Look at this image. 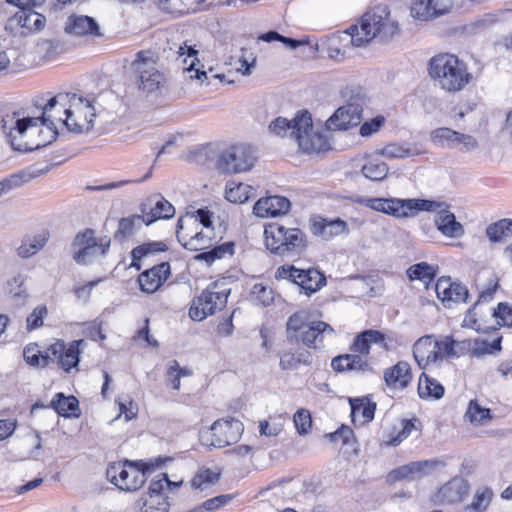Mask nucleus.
Listing matches in <instances>:
<instances>
[{"instance_id": "1a4fd4ad", "label": "nucleus", "mask_w": 512, "mask_h": 512, "mask_svg": "<svg viewBox=\"0 0 512 512\" xmlns=\"http://www.w3.org/2000/svg\"><path fill=\"white\" fill-rule=\"evenodd\" d=\"M243 431V423L236 418L218 419L209 428L200 430L199 440L206 447L223 448L236 443Z\"/></svg>"}, {"instance_id": "4468645a", "label": "nucleus", "mask_w": 512, "mask_h": 512, "mask_svg": "<svg viewBox=\"0 0 512 512\" xmlns=\"http://www.w3.org/2000/svg\"><path fill=\"white\" fill-rule=\"evenodd\" d=\"M277 279L289 280L300 287L307 296L319 291L326 283V276L315 268L299 269L294 265H282L275 274Z\"/></svg>"}, {"instance_id": "c85d7f7f", "label": "nucleus", "mask_w": 512, "mask_h": 512, "mask_svg": "<svg viewBox=\"0 0 512 512\" xmlns=\"http://www.w3.org/2000/svg\"><path fill=\"white\" fill-rule=\"evenodd\" d=\"M145 218L141 215H131L129 217L121 218L118 222V228L114 233V240L123 244L130 237H132L138 229L146 224Z\"/></svg>"}, {"instance_id": "13d9d810", "label": "nucleus", "mask_w": 512, "mask_h": 512, "mask_svg": "<svg viewBox=\"0 0 512 512\" xmlns=\"http://www.w3.org/2000/svg\"><path fill=\"white\" fill-rule=\"evenodd\" d=\"M371 347L368 344L364 332L357 334L350 345V351L368 358Z\"/></svg>"}, {"instance_id": "680f3d73", "label": "nucleus", "mask_w": 512, "mask_h": 512, "mask_svg": "<svg viewBox=\"0 0 512 512\" xmlns=\"http://www.w3.org/2000/svg\"><path fill=\"white\" fill-rule=\"evenodd\" d=\"M47 314L46 306H38L33 312L27 317V329L33 330L43 325V317Z\"/></svg>"}, {"instance_id": "9b49d317", "label": "nucleus", "mask_w": 512, "mask_h": 512, "mask_svg": "<svg viewBox=\"0 0 512 512\" xmlns=\"http://www.w3.org/2000/svg\"><path fill=\"white\" fill-rule=\"evenodd\" d=\"M17 7L19 10L8 19L5 30L14 34L27 36L29 34L41 31L46 24L44 15L36 12L33 8L38 7L41 2H26L25 5L20 6L22 2H9Z\"/></svg>"}, {"instance_id": "4c0bfd02", "label": "nucleus", "mask_w": 512, "mask_h": 512, "mask_svg": "<svg viewBox=\"0 0 512 512\" xmlns=\"http://www.w3.org/2000/svg\"><path fill=\"white\" fill-rule=\"evenodd\" d=\"M486 235L491 242H499L505 237L512 236V219L504 218L488 225Z\"/></svg>"}, {"instance_id": "7c9ffc66", "label": "nucleus", "mask_w": 512, "mask_h": 512, "mask_svg": "<svg viewBox=\"0 0 512 512\" xmlns=\"http://www.w3.org/2000/svg\"><path fill=\"white\" fill-rule=\"evenodd\" d=\"M445 389L436 379L422 373L418 382V395L421 399L439 400L443 397Z\"/></svg>"}, {"instance_id": "37998d69", "label": "nucleus", "mask_w": 512, "mask_h": 512, "mask_svg": "<svg viewBox=\"0 0 512 512\" xmlns=\"http://www.w3.org/2000/svg\"><path fill=\"white\" fill-rule=\"evenodd\" d=\"M409 199L390 198L386 199L383 213L398 218L411 217Z\"/></svg>"}, {"instance_id": "c9c22d12", "label": "nucleus", "mask_w": 512, "mask_h": 512, "mask_svg": "<svg viewBox=\"0 0 512 512\" xmlns=\"http://www.w3.org/2000/svg\"><path fill=\"white\" fill-rule=\"evenodd\" d=\"M168 250V246L162 241H154L143 243L139 245L131 251L132 263L131 266L136 268L137 270L141 269L140 261L143 257L148 254L156 253V252H165Z\"/></svg>"}, {"instance_id": "423d86ee", "label": "nucleus", "mask_w": 512, "mask_h": 512, "mask_svg": "<svg viewBox=\"0 0 512 512\" xmlns=\"http://www.w3.org/2000/svg\"><path fill=\"white\" fill-rule=\"evenodd\" d=\"M333 333L334 329L326 322L311 320L307 310L293 313L286 322V338L290 343H302L310 349H318L324 334Z\"/></svg>"}, {"instance_id": "a878e982", "label": "nucleus", "mask_w": 512, "mask_h": 512, "mask_svg": "<svg viewBox=\"0 0 512 512\" xmlns=\"http://www.w3.org/2000/svg\"><path fill=\"white\" fill-rule=\"evenodd\" d=\"M448 204L445 209L440 211L435 217L437 229L447 237H460L464 234V228L460 222L456 220L455 215L449 211Z\"/></svg>"}, {"instance_id": "412c9836", "label": "nucleus", "mask_w": 512, "mask_h": 512, "mask_svg": "<svg viewBox=\"0 0 512 512\" xmlns=\"http://www.w3.org/2000/svg\"><path fill=\"white\" fill-rule=\"evenodd\" d=\"M468 491V481L461 477H455L439 488L436 501L440 504L458 503L463 500Z\"/></svg>"}, {"instance_id": "2eb2a0df", "label": "nucleus", "mask_w": 512, "mask_h": 512, "mask_svg": "<svg viewBox=\"0 0 512 512\" xmlns=\"http://www.w3.org/2000/svg\"><path fill=\"white\" fill-rule=\"evenodd\" d=\"M230 289H220L217 283L210 284L200 296L195 298L189 309V316L194 321H202L216 310H221L227 303Z\"/></svg>"}, {"instance_id": "5fc2aeb1", "label": "nucleus", "mask_w": 512, "mask_h": 512, "mask_svg": "<svg viewBox=\"0 0 512 512\" xmlns=\"http://www.w3.org/2000/svg\"><path fill=\"white\" fill-rule=\"evenodd\" d=\"M220 478L219 473H215L210 469H205L196 474L191 480V486L194 489L200 488L203 484H214Z\"/></svg>"}, {"instance_id": "6e6d98bb", "label": "nucleus", "mask_w": 512, "mask_h": 512, "mask_svg": "<svg viewBox=\"0 0 512 512\" xmlns=\"http://www.w3.org/2000/svg\"><path fill=\"white\" fill-rule=\"evenodd\" d=\"M435 347L438 361L444 357H454L455 340L452 337L446 336L442 340L435 341Z\"/></svg>"}, {"instance_id": "dca6fc26", "label": "nucleus", "mask_w": 512, "mask_h": 512, "mask_svg": "<svg viewBox=\"0 0 512 512\" xmlns=\"http://www.w3.org/2000/svg\"><path fill=\"white\" fill-rule=\"evenodd\" d=\"M435 292L446 307H450V302H466L469 296L466 286L460 282H452L450 277L439 278L435 285Z\"/></svg>"}, {"instance_id": "69168bd1", "label": "nucleus", "mask_w": 512, "mask_h": 512, "mask_svg": "<svg viewBox=\"0 0 512 512\" xmlns=\"http://www.w3.org/2000/svg\"><path fill=\"white\" fill-rule=\"evenodd\" d=\"M332 442L338 440L342 441V444H348L350 439L353 437V430L345 425H342L338 430L327 435Z\"/></svg>"}, {"instance_id": "f03ea898", "label": "nucleus", "mask_w": 512, "mask_h": 512, "mask_svg": "<svg viewBox=\"0 0 512 512\" xmlns=\"http://www.w3.org/2000/svg\"><path fill=\"white\" fill-rule=\"evenodd\" d=\"M345 33L353 46L363 47L375 38L384 43L393 40L399 35L400 27L388 6L380 3L362 15L359 25H351Z\"/></svg>"}, {"instance_id": "49530a36", "label": "nucleus", "mask_w": 512, "mask_h": 512, "mask_svg": "<svg viewBox=\"0 0 512 512\" xmlns=\"http://www.w3.org/2000/svg\"><path fill=\"white\" fill-rule=\"evenodd\" d=\"M492 491L489 488L478 489L471 504L466 505L463 512H483L489 505Z\"/></svg>"}, {"instance_id": "052dcab7", "label": "nucleus", "mask_w": 512, "mask_h": 512, "mask_svg": "<svg viewBox=\"0 0 512 512\" xmlns=\"http://www.w3.org/2000/svg\"><path fill=\"white\" fill-rule=\"evenodd\" d=\"M381 155L386 158L396 159L408 157L411 155V152L409 149L404 148L401 145L388 144L384 148H382Z\"/></svg>"}, {"instance_id": "0eeeda50", "label": "nucleus", "mask_w": 512, "mask_h": 512, "mask_svg": "<svg viewBox=\"0 0 512 512\" xmlns=\"http://www.w3.org/2000/svg\"><path fill=\"white\" fill-rule=\"evenodd\" d=\"M159 55L152 50H140L129 66L130 78L139 92L148 95L165 83L164 74L158 69Z\"/></svg>"}, {"instance_id": "f257e3e1", "label": "nucleus", "mask_w": 512, "mask_h": 512, "mask_svg": "<svg viewBox=\"0 0 512 512\" xmlns=\"http://www.w3.org/2000/svg\"><path fill=\"white\" fill-rule=\"evenodd\" d=\"M68 96L58 94L43 106L40 117H20L19 112L6 114L1 120V129L11 147L20 152L43 148L57 139L58 130L52 116L48 115Z\"/></svg>"}, {"instance_id": "4be33fe9", "label": "nucleus", "mask_w": 512, "mask_h": 512, "mask_svg": "<svg viewBox=\"0 0 512 512\" xmlns=\"http://www.w3.org/2000/svg\"><path fill=\"white\" fill-rule=\"evenodd\" d=\"M331 367L336 372L355 371L365 373L372 370L368 358L353 352L334 357L331 361Z\"/></svg>"}, {"instance_id": "f704fd0d", "label": "nucleus", "mask_w": 512, "mask_h": 512, "mask_svg": "<svg viewBox=\"0 0 512 512\" xmlns=\"http://www.w3.org/2000/svg\"><path fill=\"white\" fill-rule=\"evenodd\" d=\"M460 132H457L448 127H440L434 129L430 133L431 141L438 147L442 148H457V141Z\"/></svg>"}, {"instance_id": "58836bf2", "label": "nucleus", "mask_w": 512, "mask_h": 512, "mask_svg": "<svg viewBox=\"0 0 512 512\" xmlns=\"http://www.w3.org/2000/svg\"><path fill=\"white\" fill-rule=\"evenodd\" d=\"M296 121L297 114L292 120H288L287 118L284 117H277L269 124L268 129L270 133L276 136L285 137L289 134L291 137L295 139L298 133V131H296V129L294 128Z\"/></svg>"}, {"instance_id": "7ed1b4c3", "label": "nucleus", "mask_w": 512, "mask_h": 512, "mask_svg": "<svg viewBox=\"0 0 512 512\" xmlns=\"http://www.w3.org/2000/svg\"><path fill=\"white\" fill-rule=\"evenodd\" d=\"M429 77L444 91L456 93L463 90L473 76L467 64L451 53H439L431 57L427 64Z\"/></svg>"}, {"instance_id": "8fccbe9b", "label": "nucleus", "mask_w": 512, "mask_h": 512, "mask_svg": "<svg viewBox=\"0 0 512 512\" xmlns=\"http://www.w3.org/2000/svg\"><path fill=\"white\" fill-rule=\"evenodd\" d=\"M465 416L472 423H484L485 420L490 419V410L481 407L476 400H471L466 411Z\"/></svg>"}, {"instance_id": "2f4dec72", "label": "nucleus", "mask_w": 512, "mask_h": 512, "mask_svg": "<svg viewBox=\"0 0 512 512\" xmlns=\"http://www.w3.org/2000/svg\"><path fill=\"white\" fill-rule=\"evenodd\" d=\"M352 421H356V417L361 415L362 424L369 423L374 419L376 403L370 401L368 397L350 399Z\"/></svg>"}, {"instance_id": "a211bd4d", "label": "nucleus", "mask_w": 512, "mask_h": 512, "mask_svg": "<svg viewBox=\"0 0 512 512\" xmlns=\"http://www.w3.org/2000/svg\"><path fill=\"white\" fill-rule=\"evenodd\" d=\"M64 32L68 35L81 37H100V27L93 17L87 15H70L64 25Z\"/></svg>"}, {"instance_id": "5701e85b", "label": "nucleus", "mask_w": 512, "mask_h": 512, "mask_svg": "<svg viewBox=\"0 0 512 512\" xmlns=\"http://www.w3.org/2000/svg\"><path fill=\"white\" fill-rule=\"evenodd\" d=\"M383 377L389 388L404 389L412 380L410 364L406 361H398L395 365L384 371Z\"/></svg>"}, {"instance_id": "774afa93", "label": "nucleus", "mask_w": 512, "mask_h": 512, "mask_svg": "<svg viewBox=\"0 0 512 512\" xmlns=\"http://www.w3.org/2000/svg\"><path fill=\"white\" fill-rule=\"evenodd\" d=\"M347 229V224L345 221L341 219H336L333 221H327V232L326 239H329L333 236L340 235L345 232Z\"/></svg>"}, {"instance_id": "20e7f679", "label": "nucleus", "mask_w": 512, "mask_h": 512, "mask_svg": "<svg viewBox=\"0 0 512 512\" xmlns=\"http://www.w3.org/2000/svg\"><path fill=\"white\" fill-rule=\"evenodd\" d=\"M84 340H74L66 344L62 340H57L51 344L42 354L36 343L28 344L23 350L25 362L34 367H46L51 363H56L65 372H70L76 368L80 361V345Z\"/></svg>"}, {"instance_id": "4d7b16f0", "label": "nucleus", "mask_w": 512, "mask_h": 512, "mask_svg": "<svg viewBox=\"0 0 512 512\" xmlns=\"http://www.w3.org/2000/svg\"><path fill=\"white\" fill-rule=\"evenodd\" d=\"M492 316L498 320V324L512 327V307L507 303H499L497 308L493 309Z\"/></svg>"}, {"instance_id": "a19ab883", "label": "nucleus", "mask_w": 512, "mask_h": 512, "mask_svg": "<svg viewBox=\"0 0 512 512\" xmlns=\"http://www.w3.org/2000/svg\"><path fill=\"white\" fill-rule=\"evenodd\" d=\"M361 171L367 179L381 181L386 178L389 168L385 162L372 159L363 165Z\"/></svg>"}, {"instance_id": "a18cd8bd", "label": "nucleus", "mask_w": 512, "mask_h": 512, "mask_svg": "<svg viewBox=\"0 0 512 512\" xmlns=\"http://www.w3.org/2000/svg\"><path fill=\"white\" fill-rule=\"evenodd\" d=\"M408 464L411 472V480L428 475L436 467L444 465L442 461L436 459L414 461Z\"/></svg>"}, {"instance_id": "cd10ccee", "label": "nucleus", "mask_w": 512, "mask_h": 512, "mask_svg": "<svg viewBox=\"0 0 512 512\" xmlns=\"http://www.w3.org/2000/svg\"><path fill=\"white\" fill-rule=\"evenodd\" d=\"M25 281L26 277L19 273L9 279L6 283L5 292L15 307L24 306L29 298Z\"/></svg>"}, {"instance_id": "864d4df0", "label": "nucleus", "mask_w": 512, "mask_h": 512, "mask_svg": "<svg viewBox=\"0 0 512 512\" xmlns=\"http://www.w3.org/2000/svg\"><path fill=\"white\" fill-rule=\"evenodd\" d=\"M170 480L166 473L161 474V478L157 480H153L150 483L148 488V497L150 498H158V499H167V497L163 494L164 486H170Z\"/></svg>"}, {"instance_id": "aec40b11", "label": "nucleus", "mask_w": 512, "mask_h": 512, "mask_svg": "<svg viewBox=\"0 0 512 512\" xmlns=\"http://www.w3.org/2000/svg\"><path fill=\"white\" fill-rule=\"evenodd\" d=\"M170 264L162 262L145 270L138 276V283L143 292H155L170 276Z\"/></svg>"}, {"instance_id": "79ce46f5", "label": "nucleus", "mask_w": 512, "mask_h": 512, "mask_svg": "<svg viewBox=\"0 0 512 512\" xmlns=\"http://www.w3.org/2000/svg\"><path fill=\"white\" fill-rule=\"evenodd\" d=\"M410 202V214L411 216L416 215L420 211L437 212L440 213L448 203L444 201L428 200V199H409Z\"/></svg>"}, {"instance_id": "39448f33", "label": "nucleus", "mask_w": 512, "mask_h": 512, "mask_svg": "<svg viewBox=\"0 0 512 512\" xmlns=\"http://www.w3.org/2000/svg\"><path fill=\"white\" fill-rule=\"evenodd\" d=\"M163 463L164 460L160 457L149 462L143 460L113 462L106 469V477L120 490L136 491L146 482V474L160 467Z\"/></svg>"}, {"instance_id": "f3484780", "label": "nucleus", "mask_w": 512, "mask_h": 512, "mask_svg": "<svg viewBox=\"0 0 512 512\" xmlns=\"http://www.w3.org/2000/svg\"><path fill=\"white\" fill-rule=\"evenodd\" d=\"M361 122V107L358 104H347L338 108L326 121L328 130H348Z\"/></svg>"}, {"instance_id": "c756f323", "label": "nucleus", "mask_w": 512, "mask_h": 512, "mask_svg": "<svg viewBox=\"0 0 512 512\" xmlns=\"http://www.w3.org/2000/svg\"><path fill=\"white\" fill-rule=\"evenodd\" d=\"M498 288V280L495 281L494 285L492 287L487 288L486 290L482 291L476 301V303L468 309L466 316L463 320V326L469 327L471 329L476 330L477 332L480 331H486L484 327L479 323L477 317H476V307L480 303L483 302H489L493 299L494 293Z\"/></svg>"}, {"instance_id": "e433bc0d", "label": "nucleus", "mask_w": 512, "mask_h": 512, "mask_svg": "<svg viewBox=\"0 0 512 512\" xmlns=\"http://www.w3.org/2000/svg\"><path fill=\"white\" fill-rule=\"evenodd\" d=\"M437 268L427 262H420L410 266L407 270L408 278L429 283L436 277Z\"/></svg>"}, {"instance_id": "393cba45", "label": "nucleus", "mask_w": 512, "mask_h": 512, "mask_svg": "<svg viewBox=\"0 0 512 512\" xmlns=\"http://www.w3.org/2000/svg\"><path fill=\"white\" fill-rule=\"evenodd\" d=\"M442 4L443 2H412L410 13L415 19L428 21L451 10V6Z\"/></svg>"}, {"instance_id": "603ef678", "label": "nucleus", "mask_w": 512, "mask_h": 512, "mask_svg": "<svg viewBox=\"0 0 512 512\" xmlns=\"http://www.w3.org/2000/svg\"><path fill=\"white\" fill-rule=\"evenodd\" d=\"M293 420L296 430L300 435H306L309 433L312 426V418L308 410L303 408L297 410L294 414Z\"/></svg>"}, {"instance_id": "e2e57ef3", "label": "nucleus", "mask_w": 512, "mask_h": 512, "mask_svg": "<svg viewBox=\"0 0 512 512\" xmlns=\"http://www.w3.org/2000/svg\"><path fill=\"white\" fill-rule=\"evenodd\" d=\"M384 123V117L377 116L370 121L364 122L360 127V135L368 137L377 132Z\"/></svg>"}, {"instance_id": "72a5a7b5", "label": "nucleus", "mask_w": 512, "mask_h": 512, "mask_svg": "<svg viewBox=\"0 0 512 512\" xmlns=\"http://www.w3.org/2000/svg\"><path fill=\"white\" fill-rule=\"evenodd\" d=\"M148 201L153 207L151 208V218L147 219L146 225H150L157 219H169L174 216L175 208L160 194L151 196Z\"/></svg>"}, {"instance_id": "bf43d9fd", "label": "nucleus", "mask_w": 512, "mask_h": 512, "mask_svg": "<svg viewBox=\"0 0 512 512\" xmlns=\"http://www.w3.org/2000/svg\"><path fill=\"white\" fill-rule=\"evenodd\" d=\"M142 512H168L169 502L167 499L150 498L145 499L141 508Z\"/></svg>"}, {"instance_id": "0e129e2a", "label": "nucleus", "mask_w": 512, "mask_h": 512, "mask_svg": "<svg viewBox=\"0 0 512 512\" xmlns=\"http://www.w3.org/2000/svg\"><path fill=\"white\" fill-rule=\"evenodd\" d=\"M252 294L263 305H268L272 300V290L261 283H257L252 287Z\"/></svg>"}, {"instance_id": "9d476101", "label": "nucleus", "mask_w": 512, "mask_h": 512, "mask_svg": "<svg viewBox=\"0 0 512 512\" xmlns=\"http://www.w3.org/2000/svg\"><path fill=\"white\" fill-rule=\"evenodd\" d=\"M110 245V237L97 238L93 229L86 228L78 232L72 242V247L75 249L73 260L79 265H89L97 258L105 256Z\"/></svg>"}, {"instance_id": "c03bdc74", "label": "nucleus", "mask_w": 512, "mask_h": 512, "mask_svg": "<svg viewBox=\"0 0 512 512\" xmlns=\"http://www.w3.org/2000/svg\"><path fill=\"white\" fill-rule=\"evenodd\" d=\"M36 176L37 174L34 172H30L28 170H21L0 181V185L3 188L4 193L6 194L11 190L20 187L22 184L30 181Z\"/></svg>"}, {"instance_id": "3c124183", "label": "nucleus", "mask_w": 512, "mask_h": 512, "mask_svg": "<svg viewBox=\"0 0 512 512\" xmlns=\"http://www.w3.org/2000/svg\"><path fill=\"white\" fill-rule=\"evenodd\" d=\"M177 239L181 243V245L188 250L191 251H199L206 248V244L210 242V238H208L203 232H197L195 235L191 236L188 241L183 242L179 231H177Z\"/></svg>"}, {"instance_id": "bb28decb", "label": "nucleus", "mask_w": 512, "mask_h": 512, "mask_svg": "<svg viewBox=\"0 0 512 512\" xmlns=\"http://www.w3.org/2000/svg\"><path fill=\"white\" fill-rule=\"evenodd\" d=\"M50 406L59 416L65 418H78L81 414L79 401L75 396H65L64 393H56L52 398Z\"/></svg>"}, {"instance_id": "f8f14e48", "label": "nucleus", "mask_w": 512, "mask_h": 512, "mask_svg": "<svg viewBox=\"0 0 512 512\" xmlns=\"http://www.w3.org/2000/svg\"><path fill=\"white\" fill-rule=\"evenodd\" d=\"M294 128L298 131L295 140L304 153H319L330 148L327 136L322 132L313 130L312 116L307 110L297 113V121Z\"/></svg>"}, {"instance_id": "de8ad7c7", "label": "nucleus", "mask_w": 512, "mask_h": 512, "mask_svg": "<svg viewBox=\"0 0 512 512\" xmlns=\"http://www.w3.org/2000/svg\"><path fill=\"white\" fill-rule=\"evenodd\" d=\"M46 240L47 238L44 235H38L32 240L23 241L17 249L18 256L21 258L31 257L44 247Z\"/></svg>"}, {"instance_id": "6ab92c4d", "label": "nucleus", "mask_w": 512, "mask_h": 512, "mask_svg": "<svg viewBox=\"0 0 512 512\" xmlns=\"http://www.w3.org/2000/svg\"><path fill=\"white\" fill-rule=\"evenodd\" d=\"M291 203L288 198L273 195L260 198L253 206V214L261 217H276L289 212Z\"/></svg>"}, {"instance_id": "338daca9", "label": "nucleus", "mask_w": 512, "mask_h": 512, "mask_svg": "<svg viewBox=\"0 0 512 512\" xmlns=\"http://www.w3.org/2000/svg\"><path fill=\"white\" fill-rule=\"evenodd\" d=\"M232 499L231 495L225 494V495H219L216 497H213L211 499L206 500L203 502L201 508H204L207 511H213L215 509L220 508L221 506L227 504Z\"/></svg>"}, {"instance_id": "ea45409f", "label": "nucleus", "mask_w": 512, "mask_h": 512, "mask_svg": "<svg viewBox=\"0 0 512 512\" xmlns=\"http://www.w3.org/2000/svg\"><path fill=\"white\" fill-rule=\"evenodd\" d=\"M70 97L71 99H69V102L71 103V107L75 109L76 113L84 115L86 121V130H90L93 120L96 116L94 107L87 99L77 97L76 94H72Z\"/></svg>"}, {"instance_id": "6e6552de", "label": "nucleus", "mask_w": 512, "mask_h": 512, "mask_svg": "<svg viewBox=\"0 0 512 512\" xmlns=\"http://www.w3.org/2000/svg\"><path fill=\"white\" fill-rule=\"evenodd\" d=\"M266 248L279 256H291L301 254L306 250V234L299 228H288L284 225L272 222L264 228Z\"/></svg>"}, {"instance_id": "473e14b6", "label": "nucleus", "mask_w": 512, "mask_h": 512, "mask_svg": "<svg viewBox=\"0 0 512 512\" xmlns=\"http://www.w3.org/2000/svg\"><path fill=\"white\" fill-rule=\"evenodd\" d=\"M255 194V189L244 183L229 181L225 187V198L236 204H242L248 201Z\"/></svg>"}, {"instance_id": "b1692460", "label": "nucleus", "mask_w": 512, "mask_h": 512, "mask_svg": "<svg viewBox=\"0 0 512 512\" xmlns=\"http://www.w3.org/2000/svg\"><path fill=\"white\" fill-rule=\"evenodd\" d=\"M413 357L421 369L438 361L435 341L432 336H422L414 343Z\"/></svg>"}, {"instance_id": "09e8293b", "label": "nucleus", "mask_w": 512, "mask_h": 512, "mask_svg": "<svg viewBox=\"0 0 512 512\" xmlns=\"http://www.w3.org/2000/svg\"><path fill=\"white\" fill-rule=\"evenodd\" d=\"M64 96H68L62 103H59L58 105H60L63 109V113L65 114L66 118L65 120H63V123L65 124V126L67 127V129L71 132H74V133H77V134H80L84 131V125L78 123L75 119H74V113L76 112L75 109L72 110V107L70 106V108H66V102L68 101L69 102V99H71L70 97V94H63ZM60 121H62V118H59Z\"/></svg>"}, {"instance_id": "ddd939ff", "label": "nucleus", "mask_w": 512, "mask_h": 512, "mask_svg": "<svg viewBox=\"0 0 512 512\" xmlns=\"http://www.w3.org/2000/svg\"><path fill=\"white\" fill-rule=\"evenodd\" d=\"M256 160L255 150L251 146L239 144L220 153L216 168L225 174L242 173L251 170Z\"/></svg>"}]
</instances>
